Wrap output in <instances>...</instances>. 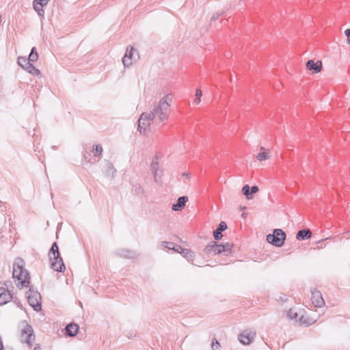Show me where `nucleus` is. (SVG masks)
I'll return each instance as SVG.
<instances>
[{
	"instance_id": "38",
	"label": "nucleus",
	"mask_w": 350,
	"mask_h": 350,
	"mask_svg": "<svg viewBox=\"0 0 350 350\" xmlns=\"http://www.w3.org/2000/svg\"><path fill=\"white\" fill-rule=\"evenodd\" d=\"M345 34L347 37V43L350 45V29H346Z\"/></svg>"
},
{
	"instance_id": "15",
	"label": "nucleus",
	"mask_w": 350,
	"mask_h": 350,
	"mask_svg": "<svg viewBox=\"0 0 350 350\" xmlns=\"http://www.w3.org/2000/svg\"><path fill=\"white\" fill-rule=\"evenodd\" d=\"M12 299L10 293L5 288H0V306H3Z\"/></svg>"
},
{
	"instance_id": "40",
	"label": "nucleus",
	"mask_w": 350,
	"mask_h": 350,
	"mask_svg": "<svg viewBox=\"0 0 350 350\" xmlns=\"http://www.w3.org/2000/svg\"><path fill=\"white\" fill-rule=\"evenodd\" d=\"M182 177L185 179H189L190 178V174L187 172H185L182 174Z\"/></svg>"
},
{
	"instance_id": "32",
	"label": "nucleus",
	"mask_w": 350,
	"mask_h": 350,
	"mask_svg": "<svg viewBox=\"0 0 350 350\" xmlns=\"http://www.w3.org/2000/svg\"><path fill=\"white\" fill-rule=\"evenodd\" d=\"M202 96V92L201 91V90L200 89H197L196 91V98H195V100L193 101V104L195 105H199L200 103V101H201V97Z\"/></svg>"
},
{
	"instance_id": "17",
	"label": "nucleus",
	"mask_w": 350,
	"mask_h": 350,
	"mask_svg": "<svg viewBox=\"0 0 350 350\" xmlns=\"http://www.w3.org/2000/svg\"><path fill=\"white\" fill-rule=\"evenodd\" d=\"M260 152H258L256 155V159L258 161H265V160H267L269 159H270L271 157V152L270 151L265 148V147H260Z\"/></svg>"
},
{
	"instance_id": "4",
	"label": "nucleus",
	"mask_w": 350,
	"mask_h": 350,
	"mask_svg": "<svg viewBox=\"0 0 350 350\" xmlns=\"http://www.w3.org/2000/svg\"><path fill=\"white\" fill-rule=\"evenodd\" d=\"M27 298L29 305L34 310L37 312L41 310V296L38 291H34L31 287L29 288L27 292Z\"/></svg>"
},
{
	"instance_id": "2",
	"label": "nucleus",
	"mask_w": 350,
	"mask_h": 350,
	"mask_svg": "<svg viewBox=\"0 0 350 350\" xmlns=\"http://www.w3.org/2000/svg\"><path fill=\"white\" fill-rule=\"evenodd\" d=\"M24 265L25 262L21 258H16L13 264L12 275L18 288H23L29 283V272L24 269Z\"/></svg>"
},
{
	"instance_id": "12",
	"label": "nucleus",
	"mask_w": 350,
	"mask_h": 350,
	"mask_svg": "<svg viewBox=\"0 0 350 350\" xmlns=\"http://www.w3.org/2000/svg\"><path fill=\"white\" fill-rule=\"evenodd\" d=\"M311 294L312 302L315 307L321 308L325 305V301L320 291L313 290L311 291Z\"/></svg>"
},
{
	"instance_id": "42",
	"label": "nucleus",
	"mask_w": 350,
	"mask_h": 350,
	"mask_svg": "<svg viewBox=\"0 0 350 350\" xmlns=\"http://www.w3.org/2000/svg\"><path fill=\"white\" fill-rule=\"evenodd\" d=\"M33 350H40V347L39 345H36L33 349Z\"/></svg>"
},
{
	"instance_id": "3",
	"label": "nucleus",
	"mask_w": 350,
	"mask_h": 350,
	"mask_svg": "<svg viewBox=\"0 0 350 350\" xmlns=\"http://www.w3.org/2000/svg\"><path fill=\"white\" fill-rule=\"evenodd\" d=\"M286 233L281 229H275L273 234L267 235V241L269 243L275 247H282L286 239Z\"/></svg>"
},
{
	"instance_id": "11",
	"label": "nucleus",
	"mask_w": 350,
	"mask_h": 350,
	"mask_svg": "<svg viewBox=\"0 0 350 350\" xmlns=\"http://www.w3.org/2000/svg\"><path fill=\"white\" fill-rule=\"evenodd\" d=\"M256 336V332L252 329L244 330L239 336V340L243 345H249L252 342Z\"/></svg>"
},
{
	"instance_id": "34",
	"label": "nucleus",
	"mask_w": 350,
	"mask_h": 350,
	"mask_svg": "<svg viewBox=\"0 0 350 350\" xmlns=\"http://www.w3.org/2000/svg\"><path fill=\"white\" fill-rule=\"evenodd\" d=\"M133 191L135 193L137 196H141L144 193V190L143 187L140 185H135L133 186Z\"/></svg>"
},
{
	"instance_id": "41",
	"label": "nucleus",
	"mask_w": 350,
	"mask_h": 350,
	"mask_svg": "<svg viewBox=\"0 0 350 350\" xmlns=\"http://www.w3.org/2000/svg\"><path fill=\"white\" fill-rule=\"evenodd\" d=\"M218 17H219V15L213 14L212 18H211V20H215V19L217 18Z\"/></svg>"
},
{
	"instance_id": "31",
	"label": "nucleus",
	"mask_w": 350,
	"mask_h": 350,
	"mask_svg": "<svg viewBox=\"0 0 350 350\" xmlns=\"http://www.w3.org/2000/svg\"><path fill=\"white\" fill-rule=\"evenodd\" d=\"M174 243H172V242L162 241L160 243V246L159 247H160L161 249L167 248L168 250H172L173 247H174Z\"/></svg>"
},
{
	"instance_id": "9",
	"label": "nucleus",
	"mask_w": 350,
	"mask_h": 350,
	"mask_svg": "<svg viewBox=\"0 0 350 350\" xmlns=\"http://www.w3.org/2000/svg\"><path fill=\"white\" fill-rule=\"evenodd\" d=\"M152 121H154V119L151 117L150 113L144 112L138 120V130L140 133L145 132Z\"/></svg>"
},
{
	"instance_id": "36",
	"label": "nucleus",
	"mask_w": 350,
	"mask_h": 350,
	"mask_svg": "<svg viewBox=\"0 0 350 350\" xmlns=\"http://www.w3.org/2000/svg\"><path fill=\"white\" fill-rule=\"evenodd\" d=\"M172 250L178 252V253H180V254H183L185 252V249L183 248L180 245H174V247L172 249Z\"/></svg>"
},
{
	"instance_id": "39",
	"label": "nucleus",
	"mask_w": 350,
	"mask_h": 350,
	"mask_svg": "<svg viewBox=\"0 0 350 350\" xmlns=\"http://www.w3.org/2000/svg\"><path fill=\"white\" fill-rule=\"evenodd\" d=\"M251 196L258 191V187L257 186H252L250 187Z\"/></svg>"
},
{
	"instance_id": "27",
	"label": "nucleus",
	"mask_w": 350,
	"mask_h": 350,
	"mask_svg": "<svg viewBox=\"0 0 350 350\" xmlns=\"http://www.w3.org/2000/svg\"><path fill=\"white\" fill-rule=\"evenodd\" d=\"M299 322L303 325H310L313 324L315 322V321H314L312 319H308V318L305 317L304 316V314H302V315L300 316V317L299 319Z\"/></svg>"
},
{
	"instance_id": "20",
	"label": "nucleus",
	"mask_w": 350,
	"mask_h": 350,
	"mask_svg": "<svg viewBox=\"0 0 350 350\" xmlns=\"http://www.w3.org/2000/svg\"><path fill=\"white\" fill-rule=\"evenodd\" d=\"M227 228V225L224 221H221L217 228L213 232V237L215 240H219L222 237L221 232Z\"/></svg>"
},
{
	"instance_id": "33",
	"label": "nucleus",
	"mask_w": 350,
	"mask_h": 350,
	"mask_svg": "<svg viewBox=\"0 0 350 350\" xmlns=\"http://www.w3.org/2000/svg\"><path fill=\"white\" fill-rule=\"evenodd\" d=\"M183 256H185L188 260H193L194 258V254L189 250L185 249L184 253L182 254Z\"/></svg>"
},
{
	"instance_id": "29",
	"label": "nucleus",
	"mask_w": 350,
	"mask_h": 350,
	"mask_svg": "<svg viewBox=\"0 0 350 350\" xmlns=\"http://www.w3.org/2000/svg\"><path fill=\"white\" fill-rule=\"evenodd\" d=\"M59 248H58V246H57V243H53V245H52V247L50 250V252H49V256H59Z\"/></svg>"
},
{
	"instance_id": "14",
	"label": "nucleus",
	"mask_w": 350,
	"mask_h": 350,
	"mask_svg": "<svg viewBox=\"0 0 350 350\" xmlns=\"http://www.w3.org/2000/svg\"><path fill=\"white\" fill-rule=\"evenodd\" d=\"M306 68L313 73H319L322 70L321 61L314 62L313 59H309L306 64Z\"/></svg>"
},
{
	"instance_id": "23",
	"label": "nucleus",
	"mask_w": 350,
	"mask_h": 350,
	"mask_svg": "<svg viewBox=\"0 0 350 350\" xmlns=\"http://www.w3.org/2000/svg\"><path fill=\"white\" fill-rule=\"evenodd\" d=\"M24 70L34 76H38L40 74V70L37 69L31 62L28 63V64L25 67Z\"/></svg>"
},
{
	"instance_id": "18",
	"label": "nucleus",
	"mask_w": 350,
	"mask_h": 350,
	"mask_svg": "<svg viewBox=\"0 0 350 350\" xmlns=\"http://www.w3.org/2000/svg\"><path fill=\"white\" fill-rule=\"evenodd\" d=\"M116 254L120 257L126 258H133L135 257V253L127 249L120 248L116 252Z\"/></svg>"
},
{
	"instance_id": "16",
	"label": "nucleus",
	"mask_w": 350,
	"mask_h": 350,
	"mask_svg": "<svg viewBox=\"0 0 350 350\" xmlns=\"http://www.w3.org/2000/svg\"><path fill=\"white\" fill-rule=\"evenodd\" d=\"M187 201L188 197L185 196L179 197L177 200L176 203L172 204V210L174 211H181L185 207V204Z\"/></svg>"
},
{
	"instance_id": "24",
	"label": "nucleus",
	"mask_w": 350,
	"mask_h": 350,
	"mask_svg": "<svg viewBox=\"0 0 350 350\" xmlns=\"http://www.w3.org/2000/svg\"><path fill=\"white\" fill-rule=\"evenodd\" d=\"M221 246V254L224 253L225 256H229L232 252V248L233 245L230 243H226L224 245L220 244Z\"/></svg>"
},
{
	"instance_id": "10",
	"label": "nucleus",
	"mask_w": 350,
	"mask_h": 350,
	"mask_svg": "<svg viewBox=\"0 0 350 350\" xmlns=\"http://www.w3.org/2000/svg\"><path fill=\"white\" fill-rule=\"evenodd\" d=\"M50 260L51 262V268L56 271L62 272L65 270V266L62 258L59 256H50Z\"/></svg>"
},
{
	"instance_id": "21",
	"label": "nucleus",
	"mask_w": 350,
	"mask_h": 350,
	"mask_svg": "<svg viewBox=\"0 0 350 350\" xmlns=\"http://www.w3.org/2000/svg\"><path fill=\"white\" fill-rule=\"evenodd\" d=\"M312 237V232L310 229H304L299 230L296 234L297 240H307Z\"/></svg>"
},
{
	"instance_id": "43",
	"label": "nucleus",
	"mask_w": 350,
	"mask_h": 350,
	"mask_svg": "<svg viewBox=\"0 0 350 350\" xmlns=\"http://www.w3.org/2000/svg\"><path fill=\"white\" fill-rule=\"evenodd\" d=\"M35 52H37L36 47H33L30 53H35Z\"/></svg>"
},
{
	"instance_id": "30",
	"label": "nucleus",
	"mask_w": 350,
	"mask_h": 350,
	"mask_svg": "<svg viewBox=\"0 0 350 350\" xmlns=\"http://www.w3.org/2000/svg\"><path fill=\"white\" fill-rule=\"evenodd\" d=\"M29 62V61L28 60V59H27L25 57H18L17 63L23 69L28 64Z\"/></svg>"
},
{
	"instance_id": "44",
	"label": "nucleus",
	"mask_w": 350,
	"mask_h": 350,
	"mask_svg": "<svg viewBox=\"0 0 350 350\" xmlns=\"http://www.w3.org/2000/svg\"><path fill=\"white\" fill-rule=\"evenodd\" d=\"M0 350H3V346L1 340L0 339Z\"/></svg>"
},
{
	"instance_id": "1",
	"label": "nucleus",
	"mask_w": 350,
	"mask_h": 350,
	"mask_svg": "<svg viewBox=\"0 0 350 350\" xmlns=\"http://www.w3.org/2000/svg\"><path fill=\"white\" fill-rule=\"evenodd\" d=\"M172 95L167 94L155 103L149 113L157 124L163 123L168 118Z\"/></svg>"
},
{
	"instance_id": "8",
	"label": "nucleus",
	"mask_w": 350,
	"mask_h": 350,
	"mask_svg": "<svg viewBox=\"0 0 350 350\" xmlns=\"http://www.w3.org/2000/svg\"><path fill=\"white\" fill-rule=\"evenodd\" d=\"M152 174L154 176V180L157 184L162 183L163 170L159 167L158 159L154 157L150 165Z\"/></svg>"
},
{
	"instance_id": "35",
	"label": "nucleus",
	"mask_w": 350,
	"mask_h": 350,
	"mask_svg": "<svg viewBox=\"0 0 350 350\" xmlns=\"http://www.w3.org/2000/svg\"><path fill=\"white\" fill-rule=\"evenodd\" d=\"M28 60L29 62H35L38 59V54L37 52H35V53H30L28 57Z\"/></svg>"
},
{
	"instance_id": "7",
	"label": "nucleus",
	"mask_w": 350,
	"mask_h": 350,
	"mask_svg": "<svg viewBox=\"0 0 350 350\" xmlns=\"http://www.w3.org/2000/svg\"><path fill=\"white\" fill-rule=\"evenodd\" d=\"M101 170L103 175L110 180H112L116 176V170L113 163L108 160H104L101 163Z\"/></svg>"
},
{
	"instance_id": "25",
	"label": "nucleus",
	"mask_w": 350,
	"mask_h": 350,
	"mask_svg": "<svg viewBox=\"0 0 350 350\" xmlns=\"http://www.w3.org/2000/svg\"><path fill=\"white\" fill-rule=\"evenodd\" d=\"M33 9L36 11V12L38 13V14L40 16H42L43 17L44 16V12L42 9V8L44 6V5H41L40 4V1H36V0H34L33 1Z\"/></svg>"
},
{
	"instance_id": "37",
	"label": "nucleus",
	"mask_w": 350,
	"mask_h": 350,
	"mask_svg": "<svg viewBox=\"0 0 350 350\" xmlns=\"http://www.w3.org/2000/svg\"><path fill=\"white\" fill-rule=\"evenodd\" d=\"M220 347V344L217 340L212 342L211 348L213 350H219Z\"/></svg>"
},
{
	"instance_id": "13",
	"label": "nucleus",
	"mask_w": 350,
	"mask_h": 350,
	"mask_svg": "<svg viewBox=\"0 0 350 350\" xmlns=\"http://www.w3.org/2000/svg\"><path fill=\"white\" fill-rule=\"evenodd\" d=\"M204 252L207 254L216 255L221 254L220 244H217L215 241L210 242L204 248Z\"/></svg>"
},
{
	"instance_id": "28",
	"label": "nucleus",
	"mask_w": 350,
	"mask_h": 350,
	"mask_svg": "<svg viewBox=\"0 0 350 350\" xmlns=\"http://www.w3.org/2000/svg\"><path fill=\"white\" fill-rule=\"evenodd\" d=\"M92 152H93L94 157H100L103 153V148H102L101 145L98 144V145L93 146Z\"/></svg>"
},
{
	"instance_id": "45",
	"label": "nucleus",
	"mask_w": 350,
	"mask_h": 350,
	"mask_svg": "<svg viewBox=\"0 0 350 350\" xmlns=\"http://www.w3.org/2000/svg\"><path fill=\"white\" fill-rule=\"evenodd\" d=\"M17 306H18L19 308H22V307H23V306H22V304H21V302H17Z\"/></svg>"
},
{
	"instance_id": "19",
	"label": "nucleus",
	"mask_w": 350,
	"mask_h": 350,
	"mask_svg": "<svg viewBox=\"0 0 350 350\" xmlns=\"http://www.w3.org/2000/svg\"><path fill=\"white\" fill-rule=\"evenodd\" d=\"M79 328V327L77 324L71 323L68 324L65 328L66 334L70 337H73L77 334Z\"/></svg>"
},
{
	"instance_id": "46",
	"label": "nucleus",
	"mask_w": 350,
	"mask_h": 350,
	"mask_svg": "<svg viewBox=\"0 0 350 350\" xmlns=\"http://www.w3.org/2000/svg\"><path fill=\"white\" fill-rule=\"evenodd\" d=\"M242 216L245 217V213H243V214L242 215Z\"/></svg>"
},
{
	"instance_id": "5",
	"label": "nucleus",
	"mask_w": 350,
	"mask_h": 350,
	"mask_svg": "<svg viewBox=\"0 0 350 350\" xmlns=\"http://www.w3.org/2000/svg\"><path fill=\"white\" fill-rule=\"evenodd\" d=\"M34 340L35 335L32 327L27 323H25L24 327L21 329V340L31 347Z\"/></svg>"
},
{
	"instance_id": "26",
	"label": "nucleus",
	"mask_w": 350,
	"mask_h": 350,
	"mask_svg": "<svg viewBox=\"0 0 350 350\" xmlns=\"http://www.w3.org/2000/svg\"><path fill=\"white\" fill-rule=\"evenodd\" d=\"M241 191L247 200L253 198V196H251L250 187L248 185H245L243 187Z\"/></svg>"
},
{
	"instance_id": "22",
	"label": "nucleus",
	"mask_w": 350,
	"mask_h": 350,
	"mask_svg": "<svg viewBox=\"0 0 350 350\" xmlns=\"http://www.w3.org/2000/svg\"><path fill=\"white\" fill-rule=\"evenodd\" d=\"M301 315L302 312L301 310L298 312L295 308H291L287 312L288 318L295 321H299V319Z\"/></svg>"
},
{
	"instance_id": "6",
	"label": "nucleus",
	"mask_w": 350,
	"mask_h": 350,
	"mask_svg": "<svg viewBox=\"0 0 350 350\" xmlns=\"http://www.w3.org/2000/svg\"><path fill=\"white\" fill-rule=\"evenodd\" d=\"M139 57L138 52L131 46L126 47L125 54L122 58V63L125 67L131 66L133 61H136Z\"/></svg>"
}]
</instances>
